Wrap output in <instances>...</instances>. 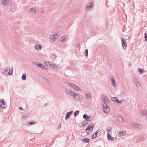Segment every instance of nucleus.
Instances as JSON below:
<instances>
[{
  "label": "nucleus",
  "instance_id": "f257e3e1",
  "mask_svg": "<svg viewBox=\"0 0 147 147\" xmlns=\"http://www.w3.org/2000/svg\"><path fill=\"white\" fill-rule=\"evenodd\" d=\"M94 127V124L92 123L91 125H89L86 128V132L88 134H90L92 131Z\"/></svg>",
  "mask_w": 147,
  "mask_h": 147
},
{
  "label": "nucleus",
  "instance_id": "f03ea898",
  "mask_svg": "<svg viewBox=\"0 0 147 147\" xmlns=\"http://www.w3.org/2000/svg\"><path fill=\"white\" fill-rule=\"evenodd\" d=\"M13 68L7 67L4 71V74L6 76L11 75L12 74Z\"/></svg>",
  "mask_w": 147,
  "mask_h": 147
},
{
  "label": "nucleus",
  "instance_id": "7ed1b4c3",
  "mask_svg": "<svg viewBox=\"0 0 147 147\" xmlns=\"http://www.w3.org/2000/svg\"><path fill=\"white\" fill-rule=\"evenodd\" d=\"M92 3H88L86 4L85 6V9L86 11L92 10L93 9L92 7Z\"/></svg>",
  "mask_w": 147,
  "mask_h": 147
},
{
  "label": "nucleus",
  "instance_id": "20e7f679",
  "mask_svg": "<svg viewBox=\"0 0 147 147\" xmlns=\"http://www.w3.org/2000/svg\"><path fill=\"white\" fill-rule=\"evenodd\" d=\"M73 97L75 99L78 100H82L84 99V97L82 95H80L79 94L75 93Z\"/></svg>",
  "mask_w": 147,
  "mask_h": 147
},
{
  "label": "nucleus",
  "instance_id": "39448f33",
  "mask_svg": "<svg viewBox=\"0 0 147 147\" xmlns=\"http://www.w3.org/2000/svg\"><path fill=\"white\" fill-rule=\"evenodd\" d=\"M104 108L103 111L104 112L106 113H108L109 111V109L108 106L105 103L103 105Z\"/></svg>",
  "mask_w": 147,
  "mask_h": 147
},
{
  "label": "nucleus",
  "instance_id": "423d86ee",
  "mask_svg": "<svg viewBox=\"0 0 147 147\" xmlns=\"http://www.w3.org/2000/svg\"><path fill=\"white\" fill-rule=\"evenodd\" d=\"M68 84L70 87L76 90H78L80 89V88L79 87L73 84L68 83Z\"/></svg>",
  "mask_w": 147,
  "mask_h": 147
},
{
  "label": "nucleus",
  "instance_id": "0eeeda50",
  "mask_svg": "<svg viewBox=\"0 0 147 147\" xmlns=\"http://www.w3.org/2000/svg\"><path fill=\"white\" fill-rule=\"evenodd\" d=\"M121 40L123 48L124 49H126L127 47V44H126V40L125 39L122 38H121Z\"/></svg>",
  "mask_w": 147,
  "mask_h": 147
},
{
  "label": "nucleus",
  "instance_id": "6e6552de",
  "mask_svg": "<svg viewBox=\"0 0 147 147\" xmlns=\"http://www.w3.org/2000/svg\"><path fill=\"white\" fill-rule=\"evenodd\" d=\"M0 107L1 109H5L6 107V104L5 102L3 101L0 102Z\"/></svg>",
  "mask_w": 147,
  "mask_h": 147
},
{
  "label": "nucleus",
  "instance_id": "1a4fd4ad",
  "mask_svg": "<svg viewBox=\"0 0 147 147\" xmlns=\"http://www.w3.org/2000/svg\"><path fill=\"white\" fill-rule=\"evenodd\" d=\"M83 118L86 119V121H90L91 118L90 117L88 116L86 114H84L83 115Z\"/></svg>",
  "mask_w": 147,
  "mask_h": 147
},
{
  "label": "nucleus",
  "instance_id": "9d476101",
  "mask_svg": "<svg viewBox=\"0 0 147 147\" xmlns=\"http://www.w3.org/2000/svg\"><path fill=\"white\" fill-rule=\"evenodd\" d=\"M126 131L124 130L118 133L117 136L119 137H121L126 134Z\"/></svg>",
  "mask_w": 147,
  "mask_h": 147
},
{
  "label": "nucleus",
  "instance_id": "9b49d317",
  "mask_svg": "<svg viewBox=\"0 0 147 147\" xmlns=\"http://www.w3.org/2000/svg\"><path fill=\"white\" fill-rule=\"evenodd\" d=\"M3 4L4 5H8L10 3L9 0H2Z\"/></svg>",
  "mask_w": 147,
  "mask_h": 147
},
{
  "label": "nucleus",
  "instance_id": "f8f14e48",
  "mask_svg": "<svg viewBox=\"0 0 147 147\" xmlns=\"http://www.w3.org/2000/svg\"><path fill=\"white\" fill-rule=\"evenodd\" d=\"M36 13V10L35 8L34 7L31 8L28 11V13L30 14H32Z\"/></svg>",
  "mask_w": 147,
  "mask_h": 147
},
{
  "label": "nucleus",
  "instance_id": "ddd939ff",
  "mask_svg": "<svg viewBox=\"0 0 147 147\" xmlns=\"http://www.w3.org/2000/svg\"><path fill=\"white\" fill-rule=\"evenodd\" d=\"M35 48L38 51H40L42 49L41 46L38 44L36 45L35 46Z\"/></svg>",
  "mask_w": 147,
  "mask_h": 147
},
{
  "label": "nucleus",
  "instance_id": "4468645a",
  "mask_svg": "<svg viewBox=\"0 0 147 147\" xmlns=\"http://www.w3.org/2000/svg\"><path fill=\"white\" fill-rule=\"evenodd\" d=\"M134 82L135 84H136V86L138 87H140V84L138 82V80L136 78H134Z\"/></svg>",
  "mask_w": 147,
  "mask_h": 147
},
{
  "label": "nucleus",
  "instance_id": "2eb2a0df",
  "mask_svg": "<svg viewBox=\"0 0 147 147\" xmlns=\"http://www.w3.org/2000/svg\"><path fill=\"white\" fill-rule=\"evenodd\" d=\"M118 119L119 122L121 123H124L125 120L121 116H119L117 117Z\"/></svg>",
  "mask_w": 147,
  "mask_h": 147
},
{
  "label": "nucleus",
  "instance_id": "dca6fc26",
  "mask_svg": "<svg viewBox=\"0 0 147 147\" xmlns=\"http://www.w3.org/2000/svg\"><path fill=\"white\" fill-rule=\"evenodd\" d=\"M51 67L54 70H58L59 68L58 66L53 64H52Z\"/></svg>",
  "mask_w": 147,
  "mask_h": 147
},
{
  "label": "nucleus",
  "instance_id": "f3484780",
  "mask_svg": "<svg viewBox=\"0 0 147 147\" xmlns=\"http://www.w3.org/2000/svg\"><path fill=\"white\" fill-rule=\"evenodd\" d=\"M73 113V111H71L68 113H67L65 117V119L66 120L68 119V118L69 117L70 115L72 114Z\"/></svg>",
  "mask_w": 147,
  "mask_h": 147
},
{
  "label": "nucleus",
  "instance_id": "a211bd4d",
  "mask_svg": "<svg viewBox=\"0 0 147 147\" xmlns=\"http://www.w3.org/2000/svg\"><path fill=\"white\" fill-rule=\"evenodd\" d=\"M38 66L42 69H45V70H47V67H46L45 65L43 64L39 63L38 64Z\"/></svg>",
  "mask_w": 147,
  "mask_h": 147
},
{
  "label": "nucleus",
  "instance_id": "6ab92c4d",
  "mask_svg": "<svg viewBox=\"0 0 147 147\" xmlns=\"http://www.w3.org/2000/svg\"><path fill=\"white\" fill-rule=\"evenodd\" d=\"M67 39V37L66 36H63L61 37L60 39V40L61 42H63L65 41Z\"/></svg>",
  "mask_w": 147,
  "mask_h": 147
},
{
  "label": "nucleus",
  "instance_id": "aec40b11",
  "mask_svg": "<svg viewBox=\"0 0 147 147\" xmlns=\"http://www.w3.org/2000/svg\"><path fill=\"white\" fill-rule=\"evenodd\" d=\"M102 100L105 102H106L108 101V99L104 95L102 97Z\"/></svg>",
  "mask_w": 147,
  "mask_h": 147
},
{
  "label": "nucleus",
  "instance_id": "412c9836",
  "mask_svg": "<svg viewBox=\"0 0 147 147\" xmlns=\"http://www.w3.org/2000/svg\"><path fill=\"white\" fill-rule=\"evenodd\" d=\"M142 126L140 124H138L137 123L135 128H137L138 129H142Z\"/></svg>",
  "mask_w": 147,
  "mask_h": 147
},
{
  "label": "nucleus",
  "instance_id": "4be33fe9",
  "mask_svg": "<svg viewBox=\"0 0 147 147\" xmlns=\"http://www.w3.org/2000/svg\"><path fill=\"white\" fill-rule=\"evenodd\" d=\"M141 114L142 115H147V110H145L142 111L141 112Z\"/></svg>",
  "mask_w": 147,
  "mask_h": 147
},
{
  "label": "nucleus",
  "instance_id": "5701e85b",
  "mask_svg": "<svg viewBox=\"0 0 147 147\" xmlns=\"http://www.w3.org/2000/svg\"><path fill=\"white\" fill-rule=\"evenodd\" d=\"M107 137L109 140H111L112 141H113L114 140L113 137H111L110 136V135L109 133H108L107 134Z\"/></svg>",
  "mask_w": 147,
  "mask_h": 147
},
{
  "label": "nucleus",
  "instance_id": "b1692460",
  "mask_svg": "<svg viewBox=\"0 0 147 147\" xmlns=\"http://www.w3.org/2000/svg\"><path fill=\"white\" fill-rule=\"evenodd\" d=\"M136 123H137L136 122H131L130 123V126L132 127H136Z\"/></svg>",
  "mask_w": 147,
  "mask_h": 147
},
{
  "label": "nucleus",
  "instance_id": "393cba45",
  "mask_svg": "<svg viewBox=\"0 0 147 147\" xmlns=\"http://www.w3.org/2000/svg\"><path fill=\"white\" fill-rule=\"evenodd\" d=\"M85 98L88 99H90L91 98V96L90 94L89 93L86 94L85 95Z\"/></svg>",
  "mask_w": 147,
  "mask_h": 147
},
{
  "label": "nucleus",
  "instance_id": "a878e982",
  "mask_svg": "<svg viewBox=\"0 0 147 147\" xmlns=\"http://www.w3.org/2000/svg\"><path fill=\"white\" fill-rule=\"evenodd\" d=\"M111 99L113 101H114L116 103H117V101L118 100V98L117 97H112L111 98Z\"/></svg>",
  "mask_w": 147,
  "mask_h": 147
},
{
  "label": "nucleus",
  "instance_id": "bb28decb",
  "mask_svg": "<svg viewBox=\"0 0 147 147\" xmlns=\"http://www.w3.org/2000/svg\"><path fill=\"white\" fill-rule=\"evenodd\" d=\"M90 139L88 138L83 139L82 140V141L85 143H87L89 142Z\"/></svg>",
  "mask_w": 147,
  "mask_h": 147
},
{
  "label": "nucleus",
  "instance_id": "cd10ccee",
  "mask_svg": "<svg viewBox=\"0 0 147 147\" xmlns=\"http://www.w3.org/2000/svg\"><path fill=\"white\" fill-rule=\"evenodd\" d=\"M112 84L113 86H115L116 85V82L113 78H111Z\"/></svg>",
  "mask_w": 147,
  "mask_h": 147
},
{
  "label": "nucleus",
  "instance_id": "c85d7f7f",
  "mask_svg": "<svg viewBox=\"0 0 147 147\" xmlns=\"http://www.w3.org/2000/svg\"><path fill=\"white\" fill-rule=\"evenodd\" d=\"M57 36V34H55L54 35H53L51 37V39L52 40H56L57 37L56 36Z\"/></svg>",
  "mask_w": 147,
  "mask_h": 147
},
{
  "label": "nucleus",
  "instance_id": "c756f323",
  "mask_svg": "<svg viewBox=\"0 0 147 147\" xmlns=\"http://www.w3.org/2000/svg\"><path fill=\"white\" fill-rule=\"evenodd\" d=\"M46 64L48 66L51 67L52 64L50 62H46Z\"/></svg>",
  "mask_w": 147,
  "mask_h": 147
},
{
  "label": "nucleus",
  "instance_id": "7c9ffc66",
  "mask_svg": "<svg viewBox=\"0 0 147 147\" xmlns=\"http://www.w3.org/2000/svg\"><path fill=\"white\" fill-rule=\"evenodd\" d=\"M138 71L140 73V74H142V73L144 72V70L143 69H140L139 68L138 69Z\"/></svg>",
  "mask_w": 147,
  "mask_h": 147
},
{
  "label": "nucleus",
  "instance_id": "2f4dec72",
  "mask_svg": "<svg viewBox=\"0 0 147 147\" xmlns=\"http://www.w3.org/2000/svg\"><path fill=\"white\" fill-rule=\"evenodd\" d=\"M26 74L25 73L24 74L22 77V79L23 80H25L26 79Z\"/></svg>",
  "mask_w": 147,
  "mask_h": 147
},
{
  "label": "nucleus",
  "instance_id": "473e14b6",
  "mask_svg": "<svg viewBox=\"0 0 147 147\" xmlns=\"http://www.w3.org/2000/svg\"><path fill=\"white\" fill-rule=\"evenodd\" d=\"M44 80L47 83H48L50 84L51 83L50 81L46 78H44Z\"/></svg>",
  "mask_w": 147,
  "mask_h": 147
},
{
  "label": "nucleus",
  "instance_id": "72a5a7b5",
  "mask_svg": "<svg viewBox=\"0 0 147 147\" xmlns=\"http://www.w3.org/2000/svg\"><path fill=\"white\" fill-rule=\"evenodd\" d=\"M65 91L67 93L69 94H70V93L71 92V91L67 89H66L65 90Z\"/></svg>",
  "mask_w": 147,
  "mask_h": 147
},
{
  "label": "nucleus",
  "instance_id": "f704fd0d",
  "mask_svg": "<svg viewBox=\"0 0 147 147\" xmlns=\"http://www.w3.org/2000/svg\"><path fill=\"white\" fill-rule=\"evenodd\" d=\"M112 129V128L111 127H109L107 128V131L109 132H110Z\"/></svg>",
  "mask_w": 147,
  "mask_h": 147
},
{
  "label": "nucleus",
  "instance_id": "c9c22d12",
  "mask_svg": "<svg viewBox=\"0 0 147 147\" xmlns=\"http://www.w3.org/2000/svg\"><path fill=\"white\" fill-rule=\"evenodd\" d=\"M123 101V100H118L117 101V104L118 105H121L122 103V102Z\"/></svg>",
  "mask_w": 147,
  "mask_h": 147
},
{
  "label": "nucleus",
  "instance_id": "e433bc0d",
  "mask_svg": "<svg viewBox=\"0 0 147 147\" xmlns=\"http://www.w3.org/2000/svg\"><path fill=\"white\" fill-rule=\"evenodd\" d=\"M96 136H97L96 133L93 134L92 135V139H93V138H96Z\"/></svg>",
  "mask_w": 147,
  "mask_h": 147
},
{
  "label": "nucleus",
  "instance_id": "4c0bfd02",
  "mask_svg": "<svg viewBox=\"0 0 147 147\" xmlns=\"http://www.w3.org/2000/svg\"><path fill=\"white\" fill-rule=\"evenodd\" d=\"M84 54L86 56H88V50L87 49H86V50L85 51Z\"/></svg>",
  "mask_w": 147,
  "mask_h": 147
},
{
  "label": "nucleus",
  "instance_id": "58836bf2",
  "mask_svg": "<svg viewBox=\"0 0 147 147\" xmlns=\"http://www.w3.org/2000/svg\"><path fill=\"white\" fill-rule=\"evenodd\" d=\"M79 113V111H76L75 112H74V115L76 116L77 115V114Z\"/></svg>",
  "mask_w": 147,
  "mask_h": 147
},
{
  "label": "nucleus",
  "instance_id": "ea45409f",
  "mask_svg": "<svg viewBox=\"0 0 147 147\" xmlns=\"http://www.w3.org/2000/svg\"><path fill=\"white\" fill-rule=\"evenodd\" d=\"M75 93L74 92H73L71 91V93H70V94L69 95L73 96V97L74 95L75 94Z\"/></svg>",
  "mask_w": 147,
  "mask_h": 147
},
{
  "label": "nucleus",
  "instance_id": "a19ab883",
  "mask_svg": "<svg viewBox=\"0 0 147 147\" xmlns=\"http://www.w3.org/2000/svg\"><path fill=\"white\" fill-rule=\"evenodd\" d=\"M145 35V41H147V34L145 33L144 34Z\"/></svg>",
  "mask_w": 147,
  "mask_h": 147
},
{
  "label": "nucleus",
  "instance_id": "79ce46f5",
  "mask_svg": "<svg viewBox=\"0 0 147 147\" xmlns=\"http://www.w3.org/2000/svg\"><path fill=\"white\" fill-rule=\"evenodd\" d=\"M28 117H27V116H24L22 118H21V119L22 120H24V119H26V118H27Z\"/></svg>",
  "mask_w": 147,
  "mask_h": 147
},
{
  "label": "nucleus",
  "instance_id": "37998d69",
  "mask_svg": "<svg viewBox=\"0 0 147 147\" xmlns=\"http://www.w3.org/2000/svg\"><path fill=\"white\" fill-rule=\"evenodd\" d=\"M59 126L57 128V129H59L61 127V123L59 124Z\"/></svg>",
  "mask_w": 147,
  "mask_h": 147
},
{
  "label": "nucleus",
  "instance_id": "c03bdc74",
  "mask_svg": "<svg viewBox=\"0 0 147 147\" xmlns=\"http://www.w3.org/2000/svg\"><path fill=\"white\" fill-rule=\"evenodd\" d=\"M88 124V123L87 122H84L83 123V125L85 126L86 125Z\"/></svg>",
  "mask_w": 147,
  "mask_h": 147
},
{
  "label": "nucleus",
  "instance_id": "a18cd8bd",
  "mask_svg": "<svg viewBox=\"0 0 147 147\" xmlns=\"http://www.w3.org/2000/svg\"><path fill=\"white\" fill-rule=\"evenodd\" d=\"M33 123L32 122H30L29 123V124H30V125H32L33 124H34V123Z\"/></svg>",
  "mask_w": 147,
  "mask_h": 147
},
{
  "label": "nucleus",
  "instance_id": "49530a36",
  "mask_svg": "<svg viewBox=\"0 0 147 147\" xmlns=\"http://www.w3.org/2000/svg\"><path fill=\"white\" fill-rule=\"evenodd\" d=\"M20 109H21V110H23V108H22V107H20Z\"/></svg>",
  "mask_w": 147,
  "mask_h": 147
},
{
  "label": "nucleus",
  "instance_id": "de8ad7c7",
  "mask_svg": "<svg viewBox=\"0 0 147 147\" xmlns=\"http://www.w3.org/2000/svg\"><path fill=\"white\" fill-rule=\"evenodd\" d=\"M99 131H98V130L97 131H96L95 132V133H96V135H97V134L98 132Z\"/></svg>",
  "mask_w": 147,
  "mask_h": 147
},
{
  "label": "nucleus",
  "instance_id": "09e8293b",
  "mask_svg": "<svg viewBox=\"0 0 147 147\" xmlns=\"http://www.w3.org/2000/svg\"><path fill=\"white\" fill-rule=\"evenodd\" d=\"M46 105V104H45V106Z\"/></svg>",
  "mask_w": 147,
  "mask_h": 147
},
{
  "label": "nucleus",
  "instance_id": "8fccbe9b",
  "mask_svg": "<svg viewBox=\"0 0 147 147\" xmlns=\"http://www.w3.org/2000/svg\"><path fill=\"white\" fill-rule=\"evenodd\" d=\"M46 147H47V146H46Z\"/></svg>",
  "mask_w": 147,
  "mask_h": 147
}]
</instances>
